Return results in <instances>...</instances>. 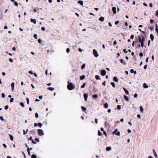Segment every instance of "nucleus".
I'll use <instances>...</instances> for the list:
<instances>
[{
    "label": "nucleus",
    "mask_w": 158,
    "mask_h": 158,
    "mask_svg": "<svg viewBox=\"0 0 158 158\" xmlns=\"http://www.w3.org/2000/svg\"><path fill=\"white\" fill-rule=\"evenodd\" d=\"M68 84L67 87L69 90H72L75 88V85L72 83L68 81Z\"/></svg>",
    "instance_id": "nucleus-1"
},
{
    "label": "nucleus",
    "mask_w": 158,
    "mask_h": 158,
    "mask_svg": "<svg viewBox=\"0 0 158 158\" xmlns=\"http://www.w3.org/2000/svg\"><path fill=\"white\" fill-rule=\"evenodd\" d=\"M138 38L139 42L141 43L144 42L145 41L144 37V36H142V38H141V37L140 36H138Z\"/></svg>",
    "instance_id": "nucleus-2"
},
{
    "label": "nucleus",
    "mask_w": 158,
    "mask_h": 158,
    "mask_svg": "<svg viewBox=\"0 0 158 158\" xmlns=\"http://www.w3.org/2000/svg\"><path fill=\"white\" fill-rule=\"evenodd\" d=\"M118 130L117 129H115L114 131L112 132L113 134H115L116 135L118 136L120 135V131H118Z\"/></svg>",
    "instance_id": "nucleus-3"
},
{
    "label": "nucleus",
    "mask_w": 158,
    "mask_h": 158,
    "mask_svg": "<svg viewBox=\"0 0 158 158\" xmlns=\"http://www.w3.org/2000/svg\"><path fill=\"white\" fill-rule=\"evenodd\" d=\"M93 52L94 56L95 57H97L98 56V52L95 49H94L93 50Z\"/></svg>",
    "instance_id": "nucleus-4"
},
{
    "label": "nucleus",
    "mask_w": 158,
    "mask_h": 158,
    "mask_svg": "<svg viewBox=\"0 0 158 158\" xmlns=\"http://www.w3.org/2000/svg\"><path fill=\"white\" fill-rule=\"evenodd\" d=\"M106 71L104 69L102 70L101 71V74L102 76H105L106 75Z\"/></svg>",
    "instance_id": "nucleus-5"
},
{
    "label": "nucleus",
    "mask_w": 158,
    "mask_h": 158,
    "mask_svg": "<svg viewBox=\"0 0 158 158\" xmlns=\"http://www.w3.org/2000/svg\"><path fill=\"white\" fill-rule=\"evenodd\" d=\"M84 97L85 99V101H86L87 100L88 95L87 93H85L84 95Z\"/></svg>",
    "instance_id": "nucleus-6"
},
{
    "label": "nucleus",
    "mask_w": 158,
    "mask_h": 158,
    "mask_svg": "<svg viewBox=\"0 0 158 158\" xmlns=\"http://www.w3.org/2000/svg\"><path fill=\"white\" fill-rule=\"evenodd\" d=\"M28 140H31L32 141V143L33 144H35L36 143V142L32 139V137L31 136L30 137Z\"/></svg>",
    "instance_id": "nucleus-7"
},
{
    "label": "nucleus",
    "mask_w": 158,
    "mask_h": 158,
    "mask_svg": "<svg viewBox=\"0 0 158 158\" xmlns=\"http://www.w3.org/2000/svg\"><path fill=\"white\" fill-rule=\"evenodd\" d=\"M112 10L114 14H115L116 12V8L115 7H113L112 8Z\"/></svg>",
    "instance_id": "nucleus-8"
},
{
    "label": "nucleus",
    "mask_w": 158,
    "mask_h": 158,
    "mask_svg": "<svg viewBox=\"0 0 158 158\" xmlns=\"http://www.w3.org/2000/svg\"><path fill=\"white\" fill-rule=\"evenodd\" d=\"M153 153L154 154L155 157V158H158V157L157 156V154L156 153V152L155 151V150L154 149H153Z\"/></svg>",
    "instance_id": "nucleus-9"
},
{
    "label": "nucleus",
    "mask_w": 158,
    "mask_h": 158,
    "mask_svg": "<svg viewBox=\"0 0 158 158\" xmlns=\"http://www.w3.org/2000/svg\"><path fill=\"white\" fill-rule=\"evenodd\" d=\"M31 21L32 23H34V24H35L36 23V19H31Z\"/></svg>",
    "instance_id": "nucleus-10"
},
{
    "label": "nucleus",
    "mask_w": 158,
    "mask_h": 158,
    "mask_svg": "<svg viewBox=\"0 0 158 158\" xmlns=\"http://www.w3.org/2000/svg\"><path fill=\"white\" fill-rule=\"evenodd\" d=\"M123 89L124 90V91H125V92L127 94H129V93L128 91L125 88H123Z\"/></svg>",
    "instance_id": "nucleus-11"
},
{
    "label": "nucleus",
    "mask_w": 158,
    "mask_h": 158,
    "mask_svg": "<svg viewBox=\"0 0 158 158\" xmlns=\"http://www.w3.org/2000/svg\"><path fill=\"white\" fill-rule=\"evenodd\" d=\"M124 99L127 102H129V99L128 98L127 96L125 95L124 96Z\"/></svg>",
    "instance_id": "nucleus-12"
},
{
    "label": "nucleus",
    "mask_w": 158,
    "mask_h": 158,
    "mask_svg": "<svg viewBox=\"0 0 158 158\" xmlns=\"http://www.w3.org/2000/svg\"><path fill=\"white\" fill-rule=\"evenodd\" d=\"M95 78L97 80H100L101 79L100 77L98 75H95Z\"/></svg>",
    "instance_id": "nucleus-13"
},
{
    "label": "nucleus",
    "mask_w": 158,
    "mask_h": 158,
    "mask_svg": "<svg viewBox=\"0 0 158 158\" xmlns=\"http://www.w3.org/2000/svg\"><path fill=\"white\" fill-rule=\"evenodd\" d=\"M113 80L115 82H118V79L116 77H114L113 78Z\"/></svg>",
    "instance_id": "nucleus-14"
},
{
    "label": "nucleus",
    "mask_w": 158,
    "mask_h": 158,
    "mask_svg": "<svg viewBox=\"0 0 158 158\" xmlns=\"http://www.w3.org/2000/svg\"><path fill=\"white\" fill-rule=\"evenodd\" d=\"M9 135L10 137V140L11 141L13 140L14 138H13V135H11L10 134H9Z\"/></svg>",
    "instance_id": "nucleus-15"
},
{
    "label": "nucleus",
    "mask_w": 158,
    "mask_h": 158,
    "mask_svg": "<svg viewBox=\"0 0 158 158\" xmlns=\"http://www.w3.org/2000/svg\"><path fill=\"white\" fill-rule=\"evenodd\" d=\"M11 89L12 90H13L14 89V83L13 82H12L11 83Z\"/></svg>",
    "instance_id": "nucleus-16"
},
{
    "label": "nucleus",
    "mask_w": 158,
    "mask_h": 158,
    "mask_svg": "<svg viewBox=\"0 0 158 158\" xmlns=\"http://www.w3.org/2000/svg\"><path fill=\"white\" fill-rule=\"evenodd\" d=\"M99 20L101 22H103L104 20V18L103 17H101L99 19Z\"/></svg>",
    "instance_id": "nucleus-17"
},
{
    "label": "nucleus",
    "mask_w": 158,
    "mask_h": 158,
    "mask_svg": "<svg viewBox=\"0 0 158 158\" xmlns=\"http://www.w3.org/2000/svg\"><path fill=\"white\" fill-rule=\"evenodd\" d=\"M150 38L152 41H153L154 39V37L152 34H151L150 35Z\"/></svg>",
    "instance_id": "nucleus-18"
},
{
    "label": "nucleus",
    "mask_w": 158,
    "mask_h": 158,
    "mask_svg": "<svg viewBox=\"0 0 158 158\" xmlns=\"http://www.w3.org/2000/svg\"><path fill=\"white\" fill-rule=\"evenodd\" d=\"M85 75H83L82 76H81L80 77V79L81 80H82L85 79Z\"/></svg>",
    "instance_id": "nucleus-19"
},
{
    "label": "nucleus",
    "mask_w": 158,
    "mask_h": 158,
    "mask_svg": "<svg viewBox=\"0 0 158 158\" xmlns=\"http://www.w3.org/2000/svg\"><path fill=\"white\" fill-rule=\"evenodd\" d=\"M120 61L121 63L125 65L126 64V62L125 61H123L122 59H120Z\"/></svg>",
    "instance_id": "nucleus-20"
},
{
    "label": "nucleus",
    "mask_w": 158,
    "mask_h": 158,
    "mask_svg": "<svg viewBox=\"0 0 158 158\" xmlns=\"http://www.w3.org/2000/svg\"><path fill=\"white\" fill-rule=\"evenodd\" d=\"M111 147H107L106 148V150L107 151H110L111 150Z\"/></svg>",
    "instance_id": "nucleus-21"
},
{
    "label": "nucleus",
    "mask_w": 158,
    "mask_h": 158,
    "mask_svg": "<svg viewBox=\"0 0 158 158\" xmlns=\"http://www.w3.org/2000/svg\"><path fill=\"white\" fill-rule=\"evenodd\" d=\"M104 106L105 108H107L108 107V104L106 103L104 104Z\"/></svg>",
    "instance_id": "nucleus-22"
},
{
    "label": "nucleus",
    "mask_w": 158,
    "mask_h": 158,
    "mask_svg": "<svg viewBox=\"0 0 158 158\" xmlns=\"http://www.w3.org/2000/svg\"><path fill=\"white\" fill-rule=\"evenodd\" d=\"M98 95L97 94L93 95L92 96L93 98H98Z\"/></svg>",
    "instance_id": "nucleus-23"
},
{
    "label": "nucleus",
    "mask_w": 158,
    "mask_h": 158,
    "mask_svg": "<svg viewBox=\"0 0 158 158\" xmlns=\"http://www.w3.org/2000/svg\"><path fill=\"white\" fill-rule=\"evenodd\" d=\"M78 3L81 5H83V2L82 1H78Z\"/></svg>",
    "instance_id": "nucleus-24"
},
{
    "label": "nucleus",
    "mask_w": 158,
    "mask_h": 158,
    "mask_svg": "<svg viewBox=\"0 0 158 158\" xmlns=\"http://www.w3.org/2000/svg\"><path fill=\"white\" fill-rule=\"evenodd\" d=\"M155 30H156V31L158 34V25H157V24H156V25Z\"/></svg>",
    "instance_id": "nucleus-25"
},
{
    "label": "nucleus",
    "mask_w": 158,
    "mask_h": 158,
    "mask_svg": "<svg viewBox=\"0 0 158 158\" xmlns=\"http://www.w3.org/2000/svg\"><path fill=\"white\" fill-rule=\"evenodd\" d=\"M44 135L43 131L42 129H40V135Z\"/></svg>",
    "instance_id": "nucleus-26"
},
{
    "label": "nucleus",
    "mask_w": 158,
    "mask_h": 158,
    "mask_svg": "<svg viewBox=\"0 0 158 158\" xmlns=\"http://www.w3.org/2000/svg\"><path fill=\"white\" fill-rule=\"evenodd\" d=\"M143 86L144 88H147L148 87V86L145 83L143 84Z\"/></svg>",
    "instance_id": "nucleus-27"
},
{
    "label": "nucleus",
    "mask_w": 158,
    "mask_h": 158,
    "mask_svg": "<svg viewBox=\"0 0 158 158\" xmlns=\"http://www.w3.org/2000/svg\"><path fill=\"white\" fill-rule=\"evenodd\" d=\"M81 107L83 111H85L86 110V107H84L83 106H81Z\"/></svg>",
    "instance_id": "nucleus-28"
},
{
    "label": "nucleus",
    "mask_w": 158,
    "mask_h": 158,
    "mask_svg": "<svg viewBox=\"0 0 158 158\" xmlns=\"http://www.w3.org/2000/svg\"><path fill=\"white\" fill-rule=\"evenodd\" d=\"M48 89L50 91H52L54 89V88L53 87H48Z\"/></svg>",
    "instance_id": "nucleus-29"
},
{
    "label": "nucleus",
    "mask_w": 158,
    "mask_h": 158,
    "mask_svg": "<svg viewBox=\"0 0 158 158\" xmlns=\"http://www.w3.org/2000/svg\"><path fill=\"white\" fill-rule=\"evenodd\" d=\"M20 105L22 107H25V106H24V104L23 102H21L20 103Z\"/></svg>",
    "instance_id": "nucleus-30"
},
{
    "label": "nucleus",
    "mask_w": 158,
    "mask_h": 158,
    "mask_svg": "<svg viewBox=\"0 0 158 158\" xmlns=\"http://www.w3.org/2000/svg\"><path fill=\"white\" fill-rule=\"evenodd\" d=\"M85 64H83L81 66V69H83L85 68Z\"/></svg>",
    "instance_id": "nucleus-31"
},
{
    "label": "nucleus",
    "mask_w": 158,
    "mask_h": 158,
    "mask_svg": "<svg viewBox=\"0 0 158 158\" xmlns=\"http://www.w3.org/2000/svg\"><path fill=\"white\" fill-rule=\"evenodd\" d=\"M111 85H112V86L114 87V88H115V84H114V83L113 82H111Z\"/></svg>",
    "instance_id": "nucleus-32"
},
{
    "label": "nucleus",
    "mask_w": 158,
    "mask_h": 158,
    "mask_svg": "<svg viewBox=\"0 0 158 158\" xmlns=\"http://www.w3.org/2000/svg\"><path fill=\"white\" fill-rule=\"evenodd\" d=\"M98 135L99 136H102V133L99 130L98 131Z\"/></svg>",
    "instance_id": "nucleus-33"
},
{
    "label": "nucleus",
    "mask_w": 158,
    "mask_h": 158,
    "mask_svg": "<svg viewBox=\"0 0 158 158\" xmlns=\"http://www.w3.org/2000/svg\"><path fill=\"white\" fill-rule=\"evenodd\" d=\"M86 85V83L85 82L84 83L83 85L81 86V88H85V86Z\"/></svg>",
    "instance_id": "nucleus-34"
},
{
    "label": "nucleus",
    "mask_w": 158,
    "mask_h": 158,
    "mask_svg": "<svg viewBox=\"0 0 158 158\" xmlns=\"http://www.w3.org/2000/svg\"><path fill=\"white\" fill-rule=\"evenodd\" d=\"M27 152L28 153V155L30 156L31 155L30 151V149L29 147H28V148L27 149Z\"/></svg>",
    "instance_id": "nucleus-35"
},
{
    "label": "nucleus",
    "mask_w": 158,
    "mask_h": 158,
    "mask_svg": "<svg viewBox=\"0 0 158 158\" xmlns=\"http://www.w3.org/2000/svg\"><path fill=\"white\" fill-rule=\"evenodd\" d=\"M140 111L141 112H143V109L142 106H140Z\"/></svg>",
    "instance_id": "nucleus-36"
},
{
    "label": "nucleus",
    "mask_w": 158,
    "mask_h": 158,
    "mask_svg": "<svg viewBox=\"0 0 158 158\" xmlns=\"http://www.w3.org/2000/svg\"><path fill=\"white\" fill-rule=\"evenodd\" d=\"M31 158H36V156L35 154H32L31 156Z\"/></svg>",
    "instance_id": "nucleus-37"
},
{
    "label": "nucleus",
    "mask_w": 158,
    "mask_h": 158,
    "mask_svg": "<svg viewBox=\"0 0 158 158\" xmlns=\"http://www.w3.org/2000/svg\"><path fill=\"white\" fill-rule=\"evenodd\" d=\"M37 125H38V126L40 127V123H38L37 124L36 123L34 124V126L35 127H36L37 126Z\"/></svg>",
    "instance_id": "nucleus-38"
},
{
    "label": "nucleus",
    "mask_w": 158,
    "mask_h": 158,
    "mask_svg": "<svg viewBox=\"0 0 158 158\" xmlns=\"http://www.w3.org/2000/svg\"><path fill=\"white\" fill-rule=\"evenodd\" d=\"M14 4L16 6H18V4L17 2L16 1H15L14 2Z\"/></svg>",
    "instance_id": "nucleus-39"
},
{
    "label": "nucleus",
    "mask_w": 158,
    "mask_h": 158,
    "mask_svg": "<svg viewBox=\"0 0 158 158\" xmlns=\"http://www.w3.org/2000/svg\"><path fill=\"white\" fill-rule=\"evenodd\" d=\"M70 52V49L69 48H68L66 49V52L67 53H69Z\"/></svg>",
    "instance_id": "nucleus-40"
},
{
    "label": "nucleus",
    "mask_w": 158,
    "mask_h": 158,
    "mask_svg": "<svg viewBox=\"0 0 158 158\" xmlns=\"http://www.w3.org/2000/svg\"><path fill=\"white\" fill-rule=\"evenodd\" d=\"M26 100L27 101V103L28 104H29V99L28 98H27Z\"/></svg>",
    "instance_id": "nucleus-41"
},
{
    "label": "nucleus",
    "mask_w": 158,
    "mask_h": 158,
    "mask_svg": "<svg viewBox=\"0 0 158 158\" xmlns=\"http://www.w3.org/2000/svg\"><path fill=\"white\" fill-rule=\"evenodd\" d=\"M117 108L118 110H119L121 109V106L119 105H118Z\"/></svg>",
    "instance_id": "nucleus-42"
},
{
    "label": "nucleus",
    "mask_w": 158,
    "mask_h": 158,
    "mask_svg": "<svg viewBox=\"0 0 158 158\" xmlns=\"http://www.w3.org/2000/svg\"><path fill=\"white\" fill-rule=\"evenodd\" d=\"M154 22V21L152 19H151L150 21V23H152Z\"/></svg>",
    "instance_id": "nucleus-43"
},
{
    "label": "nucleus",
    "mask_w": 158,
    "mask_h": 158,
    "mask_svg": "<svg viewBox=\"0 0 158 158\" xmlns=\"http://www.w3.org/2000/svg\"><path fill=\"white\" fill-rule=\"evenodd\" d=\"M13 100H14V98H11L10 99V102H13Z\"/></svg>",
    "instance_id": "nucleus-44"
},
{
    "label": "nucleus",
    "mask_w": 158,
    "mask_h": 158,
    "mask_svg": "<svg viewBox=\"0 0 158 158\" xmlns=\"http://www.w3.org/2000/svg\"><path fill=\"white\" fill-rule=\"evenodd\" d=\"M9 106L8 105L4 107V109L5 110H7Z\"/></svg>",
    "instance_id": "nucleus-45"
},
{
    "label": "nucleus",
    "mask_w": 158,
    "mask_h": 158,
    "mask_svg": "<svg viewBox=\"0 0 158 158\" xmlns=\"http://www.w3.org/2000/svg\"><path fill=\"white\" fill-rule=\"evenodd\" d=\"M35 116L36 118H38L39 117L38 114L37 113H36L35 114Z\"/></svg>",
    "instance_id": "nucleus-46"
},
{
    "label": "nucleus",
    "mask_w": 158,
    "mask_h": 158,
    "mask_svg": "<svg viewBox=\"0 0 158 158\" xmlns=\"http://www.w3.org/2000/svg\"><path fill=\"white\" fill-rule=\"evenodd\" d=\"M1 95H2V98H5V95L4 93H2L1 94Z\"/></svg>",
    "instance_id": "nucleus-47"
},
{
    "label": "nucleus",
    "mask_w": 158,
    "mask_h": 158,
    "mask_svg": "<svg viewBox=\"0 0 158 158\" xmlns=\"http://www.w3.org/2000/svg\"><path fill=\"white\" fill-rule=\"evenodd\" d=\"M35 141H36L37 142H39V139L38 138H35Z\"/></svg>",
    "instance_id": "nucleus-48"
},
{
    "label": "nucleus",
    "mask_w": 158,
    "mask_h": 158,
    "mask_svg": "<svg viewBox=\"0 0 158 158\" xmlns=\"http://www.w3.org/2000/svg\"><path fill=\"white\" fill-rule=\"evenodd\" d=\"M119 23V21H117L115 22V24L116 25H117Z\"/></svg>",
    "instance_id": "nucleus-49"
},
{
    "label": "nucleus",
    "mask_w": 158,
    "mask_h": 158,
    "mask_svg": "<svg viewBox=\"0 0 158 158\" xmlns=\"http://www.w3.org/2000/svg\"><path fill=\"white\" fill-rule=\"evenodd\" d=\"M149 28H150L151 30L152 31L154 29V27H148Z\"/></svg>",
    "instance_id": "nucleus-50"
},
{
    "label": "nucleus",
    "mask_w": 158,
    "mask_h": 158,
    "mask_svg": "<svg viewBox=\"0 0 158 158\" xmlns=\"http://www.w3.org/2000/svg\"><path fill=\"white\" fill-rule=\"evenodd\" d=\"M37 35L36 34H35L34 35V38L36 39L37 38Z\"/></svg>",
    "instance_id": "nucleus-51"
},
{
    "label": "nucleus",
    "mask_w": 158,
    "mask_h": 158,
    "mask_svg": "<svg viewBox=\"0 0 158 158\" xmlns=\"http://www.w3.org/2000/svg\"><path fill=\"white\" fill-rule=\"evenodd\" d=\"M102 84L103 86H105L106 84V81H104V82H103L102 83Z\"/></svg>",
    "instance_id": "nucleus-52"
},
{
    "label": "nucleus",
    "mask_w": 158,
    "mask_h": 158,
    "mask_svg": "<svg viewBox=\"0 0 158 158\" xmlns=\"http://www.w3.org/2000/svg\"><path fill=\"white\" fill-rule=\"evenodd\" d=\"M137 117L139 119L141 118V116L139 114H138L137 115Z\"/></svg>",
    "instance_id": "nucleus-53"
},
{
    "label": "nucleus",
    "mask_w": 158,
    "mask_h": 158,
    "mask_svg": "<svg viewBox=\"0 0 158 158\" xmlns=\"http://www.w3.org/2000/svg\"><path fill=\"white\" fill-rule=\"evenodd\" d=\"M139 55L140 56L142 57L143 56V53L142 52H140L139 53Z\"/></svg>",
    "instance_id": "nucleus-54"
},
{
    "label": "nucleus",
    "mask_w": 158,
    "mask_h": 158,
    "mask_svg": "<svg viewBox=\"0 0 158 158\" xmlns=\"http://www.w3.org/2000/svg\"><path fill=\"white\" fill-rule=\"evenodd\" d=\"M130 72L131 73H133L134 72V70L133 69H131L130 70Z\"/></svg>",
    "instance_id": "nucleus-55"
},
{
    "label": "nucleus",
    "mask_w": 158,
    "mask_h": 158,
    "mask_svg": "<svg viewBox=\"0 0 158 158\" xmlns=\"http://www.w3.org/2000/svg\"><path fill=\"white\" fill-rule=\"evenodd\" d=\"M123 51V52L124 53H126L127 52L126 51V49H124Z\"/></svg>",
    "instance_id": "nucleus-56"
},
{
    "label": "nucleus",
    "mask_w": 158,
    "mask_h": 158,
    "mask_svg": "<svg viewBox=\"0 0 158 158\" xmlns=\"http://www.w3.org/2000/svg\"><path fill=\"white\" fill-rule=\"evenodd\" d=\"M9 60L11 62H13V60L11 59L10 58H9Z\"/></svg>",
    "instance_id": "nucleus-57"
},
{
    "label": "nucleus",
    "mask_w": 158,
    "mask_h": 158,
    "mask_svg": "<svg viewBox=\"0 0 158 158\" xmlns=\"http://www.w3.org/2000/svg\"><path fill=\"white\" fill-rule=\"evenodd\" d=\"M41 30H43V31H45V27H41Z\"/></svg>",
    "instance_id": "nucleus-58"
},
{
    "label": "nucleus",
    "mask_w": 158,
    "mask_h": 158,
    "mask_svg": "<svg viewBox=\"0 0 158 158\" xmlns=\"http://www.w3.org/2000/svg\"><path fill=\"white\" fill-rule=\"evenodd\" d=\"M28 73L31 74H33V73L31 71H30L28 72Z\"/></svg>",
    "instance_id": "nucleus-59"
},
{
    "label": "nucleus",
    "mask_w": 158,
    "mask_h": 158,
    "mask_svg": "<svg viewBox=\"0 0 158 158\" xmlns=\"http://www.w3.org/2000/svg\"><path fill=\"white\" fill-rule=\"evenodd\" d=\"M134 35H131V37H130V38H131V39H133V38H134Z\"/></svg>",
    "instance_id": "nucleus-60"
},
{
    "label": "nucleus",
    "mask_w": 158,
    "mask_h": 158,
    "mask_svg": "<svg viewBox=\"0 0 158 158\" xmlns=\"http://www.w3.org/2000/svg\"><path fill=\"white\" fill-rule=\"evenodd\" d=\"M141 43V46L142 47V48H143L144 46V42H142V43Z\"/></svg>",
    "instance_id": "nucleus-61"
},
{
    "label": "nucleus",
    "mask_w": 158,
    "mask_h": 158,
    "mask_svg": "<svg viewBox=\"0 0 158 158\" xmlns=\"http://www.w3.org/2000/svg\"><path fill=\"white\" fill-rule=\"evenodd\" d=\"M137 96H138V94H134V98H136L137 97Z\"/></svg>",
    "instance_id": "nucleus-62"
},
{
    "label": "nucleus",
    "mask_w": 158,
    "mask_h": 158,
    "mask_svg": "<svg viewBox=\"0 0 158 158\" xmlns=\"http://www.w3.org/2000/svg\"><path fill=\"white\" fill-rule=\"evenodd\" d=\"M147 64H146V65H145L144 66V68H144V69H146L147 68Z\"/></svg>",
    "instance_id": "nucleus-63"
},
{
    "label": "nucleus",
    "mask_w": 158,
    "mask_h": 158,
    "mask_svg": "<svg viewBox=\"0 0 158 158\" xmlns=\"http://www.w3.org/2000/svg\"><path fill=\"white\" fill-rule=\"evenodd\" d=\"M156 15L157 16H158V11L157 10L156 11Z\"/></svg>",
    "instance_id": "nucleus-64"
}]
</instances>
